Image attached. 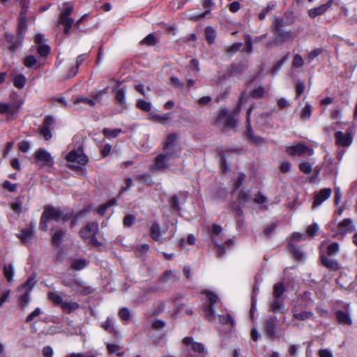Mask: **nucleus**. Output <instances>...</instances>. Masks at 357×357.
Instances as JSON below:
<instances>
[{
    "mask_svg": "<svg viewBox=\"0 0 357 357\" xmlns=\"http://www.w3.org/2000/svg\"><path fill=\"white\" fill-rule=\"evenodd\" d=\"M245 178V174L244 173H240L238 177L234 180V185L232 188V193L235 192L243 184Z\"/></svg>",
    "mask_w": 357,
    "mask_h": 357,
    "instance_id": "obj_47",
    "label": "nucleus"
},
{
    "mask_svg": "<svg viewBox=\"0 0 357 357\" xmlns=\"http://www.w3.org/2000/svg\"><path fill=\"white\" fill-rule=\"evenodd\" d=\"M178 135L174 132L168 135L162 143V153L172 160L178 158L181 155V151L176 148V141Z\"/></svg>",
    "mask_w": 357,
    "mask_h": 357,
    "instance_id": "obj_3",
    "label": "nucleus"
},
{
    "mask_svg": "<svg viewBox=\"0 0 357 357\" xmlns=\"http://www.w3.org/2000/svg\"><path fill=\"white\" fill-rule=\"evenodd\" d=\"M339 252L340 244L337 242H333L328 246L326 253L328 256H333L338 254Z\"/></svg>",
    "mask_w": 357,
    "mask_h": 357,
    "instance_id": "obj_45",
    "label": "nucleus"
},
{
    "mask_svg": "<svg viewBox=\"0 0 357 357\" xmlns=\"http://www.w3.org/2000/svg\"><path fill=\"white\" fill-rule=\"evenodd\" d=\"M335 315L339 324L348 326L352 324V320L348 312L342 310H337L335 312Z\"/></svg>",
    "mask_w": 357,
    "mask_h": 357,
    "instance_id": "obj_25",
    "label": "nucleus"
},
{
    "mask_svg": "<svg viewBox=\"0 0 357 357\" xmlns=\"http://www.w3.org/2000/svg\"><path fill=\"white\" fill-rule=\"evenodd\" d=\"M206 39L209 44H213L215 41L216 33L215 30L212 26H207L205 29Z\"/></svg>",
    "mask_w": 357,
    "mask_h": 357,
    "instance_id": "obj_38",
    "label": "nucleus"
},
{
    "mask_svg": "<svg viewBox=\"0 0 357 357\" xmlns=\"http://www.w3.org/2000/svg\"><path fill=\"white\" fill-rule=\"evenodd\" d=\"M36 164L40 168L44 167H53L54 159L51 154L44 149H39L34 153Z\"/></svg>",
    "mask_w": 357,
    "mask_h": 357,
    "instance_id": "obj_6",
    "label": "nucleus"
},
{
    "mask_svg": "<svg viewBox=\"0 0 357 357\" xmlns=\"http://www.w3.org/2000/svg\"><path fill=\"white\" fill-rule=\"evenodd\" d=\"M85 59V54H80L77 56L76 60V66L73 68L69 73V77H74L77 75L78 72L79 67L82 64Z\"/></svg>",
    "mask_w": 357,
    "mask_h": 357,
    "instance_id": "obj_36",
    "label": "nucleus"
},
{
    "mask_svg": "<svg viewBox=\"0 0 357 357\" xmlns=\"http://www.w3.org/2000/svg\"><path fill=\"white\" fill-rule=\"evenodd\" d=\"M287 153L289 155H312L314 153L312 149L308 147L306 144L300 143L296 145L287 148Z\"/></svg>",
    "mask_w": 357,
    "mask_h": 357,
    "instance_id": "obj_9",
    "label": "nucleus"
},
{
    "mask_svg": "<svg viewBox=\"0 0 357 357\" xmlns=\"http://www.w3.org/2000/svg\"><path fill=\"white\" fill-rule=\"evenodd\" d=\"M26 9L22 8L17 26V35H13L10 33H5L4 38L8 44V49L10 52L14 54L17 49L22 44L24 34L27 29L26 22L27 19L25 15Z\"/></svg>",
    "mask_w": 357,
    "mask_h": 357,
    "instance_id": "obj_1",
    "label": "nucleus"
},
{
    "mask_svg": "<svg viewBox=\"0 0 357 357\" xmlns=\"http://www.w3.org/2000/svg\"><path fill=\"white\" fill-rule=\"evenodd\" d=\"M332 194L331 188L321 189L319 192L316 193L314 197L312 206L314 208L321 205L325 200L328 199Z\"/></svg>",
    "mask_w": 357,
    "mask_h": 357,
    "instance_id": "obj_18",
    "label": "nucleus"
},
{
    "mask_svg": "<svg viewBox=\"0 0 357 357\" xmlns=\"http://www.w3.org/2000/svg\"><path fill=\"white\" fill-rule=\"evenodd\" d=\"M304 64V61L302 56L299 54H296L294 55L292 61V66L294 68H300L302 67Z\"/></svg>",
    "mask_w": 357,
    "mask_h": 357,
    "instance_id": "obj_61",
    "label": "nucleus"
},
{
    "mask_svg": "<svg viewBox=\"0 0 357 357\" xmlns=\"http://www.w3.org/2000/svg\"><path fill=\"white\" fill-rule=\"evenodd\" d=\"M219 321L222 325H230L231 326H234L235 324V321L234 318L230 314H227L226 315H218Z\"/></svg>",
    "mask_w": 357,
    "mask_h": 357,
    "instance_id": "obj_40",
    "label": "nucleus"
},
{
    "mask_svg": "<svg viewBox=\"0 0 357 357\" xmlns=\"http://www.w3.org/2000/svg\"><path fill=\"white\" fill-rule=\"evenodd\" d=\"M244 68L242 65L231 64L228 70L229 76L239 75L243 73Z\"/></svg>",
    "mask_w": 357,
    "mask_h": 357,
    "instance_id": "obj_42",
    "label": "nucleus"
},
{
    "mask_svg": "<svg viewBox=\"0 0 357 357\" xmlns=\"http://www.w3.org/2000/svg\"><path fill=\"white\" fill-rule=\"evenodd\" d=\"M203 310L205 313L206 318L208 321H213L215 320V309L213 305L204 304L203 305Z\"/></svg>",
    "mask_w": 357,
    "mask_h": 357,
    "instance_id": "obj_33",
    "label": "nucleus"
},
{
    "mask_svg": "<svg viewBox=\"0 0 357 357\" xmlns=\"http://www.w3.org/2000/svg\"><path fill=\"white\" fill-rule=\"evenodd\" d=\"M319 259L321 265L331 271H336L341 268L340 264L337 259L329 258L324 254H321Z\"/></svg>",
    "mask_w": 357,
    "mask_h": 357,
    "instance_id": "obj_15",
    "label": "nucleus"
},
{
    "mask_svg": "<svg viewBox=\"0 0 357 357\" xmlns=\"http://www.w3.org/2000/svg\"><path fill=\"white\" fill-rule=\"evenodd\" d=\"M273 34L275 36V43H284L287 41H291L294 38V33L291 31L280 30L278 32H274Z\"/></svg>",
    "mask_w": 357,
    "mask_h": 357,
    "instance_id": "obj_19",
    "label": "nucleus"
},
{
    "mask_svg": "<svg viewBox=\"0 0 357 357\" xmlns=\"http://www.w3.org/2000/svg\"><path fill=\"white\" fill-rule=\"evenodd\" d=\"M87 265V262L85 259H75L73 261L71 264V268L73 270L79 271L85 268Z\"/></svg>",
    "mask_w": 357,
    "mask_h": 357,
    "instance_id": "obj_48",
    "label": "nucleus"
},
{
    "mask_svg": "<svg viewBox=\"0 0 357 357\" xmlns=\"http://www.w3.org/2000/svg\"><path fill=\"white\" fill-rule=\"evenodd\" d=\"M26 80V77L23 74H17L13 78V85L16 88L22 89L24 87Z\"/></svg>",
    "mask_w": 357,
    "mask_h": 357,
    "instance_id": "obj_35",
    "label": "nucleus"
},
{
    "mask_svg": "<svg viewBox=\"0 0 357 357\" xmlns=\"http://www.w3.org/2000/svg\"><path fill=\"white\" fill-rule=\"evenodd\" d=\"M74 10V5L72 2L67 1L63 3L62 9L59 15L56 26L73 25L75 20L71 17Z\"/></svg>",
    "mask_w": 357,
    "mask_h": 357,
    "instance_id": "obj_4",
    "label": "nucleus"
},
{
    "mask_svg": "<svg viewBox=\"0 0 357 357\" xmlns=\"http://www.w3.org/2000/svg\"><path fill=\"white\" fill-rule=\"evenodd\" d=\"M99 232L98 224L96 222L88 223L84 228L80 229L79 235L86 241L89 239L90 236L98 234Z\"/></svg>",
    "mask_w": 357,
    "mask_h": 357,
    "instance_id": "obj_14",
    "label": "nucleus"
},
{
    "mask_svg": "<svg viewBox=\"0 0 357 357\" xmlns=\"http://www.w3.org/2000/svg\"><path fill=\"white\" fill-rule=\"evenodd\" d=\"M67 233L66 229L57 230L52 236V243L53 245L59 246L63 241V237Z\"/></svg>",
    "mask_w": 357,
    "mask_h": 357,
    "instance_id": "obj_28",
    "label": "nucleus"
},
{
    "mask_svg": "<svg viewBox=\"0 0 357 357\" xmlns=\"http://www.w3.org/2000/svg\"><path fill=\"white\" fill-rule=\"evenodd\" d=\"M150 236L155 241L162 242V234L158 222H154L150 227Z\"/></svg>",
    "mask_w": 357,
    "mask_h": 357,
    "instance_id": "obj_24",
    "label": "nucleus"
},
{
    "mask_svg": "<svg viewBox=\"0 0 357 357\" xmlns=\"http://www.w3.org/2000/svg\"><path fill=\"white\" fill-rule=\"evenodd\" d=\"M314 314L310 311H302L300 312H294L293 317L297 320L305 321L312 318Z\"/></svg>",
    "mask_w": 357,
    "mask_h": 357,
    "instance_id": "obj_34",
    "label": "nucleus"
},
{
    "mask_svg": "<svg viewBox=\"0 0 357 357\" xmlns=\"http://www.w3.org/2000/svg\"><path fill=\"white\" fill-rule=\"evenodd\" d=\"M334 3L333 0H328L326 3L317 7L310 9L307 11L308 15L311 18H315L317 16L324 14Z\"/></svg>",
    "mask_w": 357,
    "mask_h": 357,
    "instance_id": "obj_16",
    "label": "nucleus"
},
{
    "mask_svg": "<svg viewBox=\"0 0 357 357\" xmlns=\"http://www.w3.org/2000/svg\"><path fill=\"white\" fill-rule=\"evenodd\" d=\"M337 144L342 146H348L352 142V137L350 133H344L342 131H337L335 134Z\"/></svg>",
    "mask_w": 357,
    "mask_h": 357,
    "instance_id": "obj_20",
    "label": "nucleus"
},
{
    "mask_svg": "<svg viewBox=\"0 0 357 357\" xmlns=\"http://www.w3.org/2000/svg\"><path fill=\"white\" fill-rule=\"evenodd\" d=\"M38 132L44 137L45 140H50L52 137L51 130L48 128H45L42 126L39 127Z\"/></svg>",
    "mask_w": 357,
    "mask_h": 357,
    "instance_id": "obj_59",
    "label": "nucleus"
},
{
    "mask_svg": "<svg viewBox=\"0 0 357 357\" xmlns=\"http://www.w3.org/2000/svg\"><path fill=\"white\" fill-rule=\"evenodd\" d=\"M183 343L186 347H190L191 350L197 353L198 357L205 356L206 352L204 345L201 342H195L192 337H184Z\"/></svg>",
    "mask_w": 357,
    "mask_h": 357,
    "instance_id": "obj_11",
    "label": "nucleus"
},
{
    "mask_svg": "<svg viewBox=\"0 0 357 357\" xmlns=\"http://www.w3.org/2000/svg\"><path fill=\"white\" fill-rule=\"evenodd\" d=\"M112 319L110 317H107L106 321L102 322L101 326L109 333H113L114 332V328L112 326Z\"/></svg>",
    "mask_w": 357,
    "mask_h": 357,
    "instance_id": "obj_60",
    "label": "nucleus"
},
{
    "mask_svg": "<svg viewBox=\"0 0 357 357\" xmlns=\"http://www.w3.org/2000/svg\"><path fill=\"white\" fill-rule=\"evenodd\" d=\"M136 107L144 112H150L151 109V104L143 99H139L137 100Z\"/></svg>",
    "mask_w": 357,
    "mask_h": 357,
    "instance_id": "obj_46",
    "label": "nucleus"
},
{
    "mask_svg": "<svg viewBox=\"0 0 357 357\" xmlns=\"http://www.w3.org/2000/svg\"><path fill=\"white\" fill-rule=\"evenodd\" d=\"M171 158L163 153L158 154L154 159V163L151 165V171H166L169 168V162Z\"/></svg>",
    "mask_w": 357,
    "mask_h": 357,
    "instance_id": "obj_12",
    "label": "nucleus"
},
{
    "mask_svg": "<svg viewBox=\"0 0 357 357\" xmlns=\"http://www.w3.org/2000/svg\"><path fill=\"white\" fill-rule=\"evenodd\" d=\"M37 52L41 56H47L50 52V47L47 45H40L37 47Z\"/></svg>",
    "mask_w": 357,
    "mask_h": 357,
    "instance_id": "obj_58",
    "label": "nucleus"
},
{
    "mask_svg": "<svg viewBox=\"0 0 357 357\" xmlns=\"http://www.w3.org/2000/svg\"><path fill=\"white\" fill-rule=\"evenodd\" d=\"M3 275L8 282H11L13 281L14 268L12 264H6L3 266Z\"/></svg>",
    "mask_w": 357,
    "mask_h": 357,
    "instance_id": "obj_41",
    "label": "nucleus"
},
{
    "mask_svg": "<svg viewBox=\"0 0 357 357\" xmlns=\"http://www.w3.org/2000/svg\"><path fill=\"white\" fill-rule=\"evenodd\" d=\"M55 123V120L52 116H47L43 123L42 126L45 127V128H48L50 130L53 129L54 125Z\"/></svg>",
    "mask_w": 357,
    "mask_h": 357,
    "instance_id": "obj_55",
    "label": "nucleus"
},
{
    "mask_svg": "<svg viewBox=\"0 0 357 357\" xmlns=\"http://www.w3.org/2000/svg\"><path fill=\"white\" fill-rule=\"evenodd\" d=\"M178 280V273L172 270L165 271L164 273L160 277V281L163 283L168 282H176Z\"/></svg>",
    "mask_w": 357,
    "mask_h": 357,
    "instance_id": "obj_23",
    "label": "nucleus"
},
{
    "mask_svg": "<svg viewBox=\"0 0 357 357\" xmlns=\"http://www.w3.org/2000/svg\"><path fill=\"white\" fill-rule=\"evenodd\" d=\"M48 298L54 303L55 305H60L61 307L63 301L61 296L55 291H50L48 293Z\"/></svg>",
    "mask_w": 357,
    "mask_h": 357,
    "instance_id": "obj_37",
    "label": "nucleus"
},
{
    "mask_svg": "<svg viewBox=\"0 0 357 357\" xmlns=\"http://www.w3.org/2000/svg\"><path fill=\"white\" fill-rule=\"evenodd\" d=\"M116 101L121 104L123 105L126 102V91L123 89H119L115 96Z\"/></svg>",
    "mask_w": 357,
    "mask_h": 357,
    "instance_id": "obj_52",
    "label": "nucleus"
},
{
    "mask_svg": "<svg viewBox=\"0 0 357 357\" xmlns=\"http://www.w3.org/2000/svg\"><path fill=\"white\" fill-rule=\"evenodd\" d=\"M242 46V43H235L231 46L227 47L226 52L227 53L228 55L232 56L235 54Z\"/></svg>",
    "mask_w": 357,
    "mask_h": 357,
    "instance_id": "obj_50",
    "label": "nucleus"
},
{
    "mask_svg": "<svg viewBox=\"0 0 357 357\" xmlns=\"http://www.w3.org/2000/svg\"><path fill=\"white\" fill-rule=\"evenodd\" d=\"M121 132H122L121 129H110V128H104L102 130V133L105 136L109 138H115Z\"/></svg>",
    "mask_w": 357,
    "mask_h": 357,
    "instance_id": "obj_44",
    "label": "nucleus"
},
{
    "mask_svg": "<svg viewBox=\"0 0 357 357\" xmlns=\"http://www.w3.org/2000/svg\"><path fill=\"white\" fill-rule=\"evenodd\" d=\"M305 83L303 81L298 80L296 85V98H298L305 91Z\"/></svg>",
    "mask_w": 357,
    "mask_h": 357,
    "instance_id": "obj_63",
    "label": "nucleus"
},
{
    "mask_svg": "<svg viewBox=\"0 0 357 357\" xmlns=\"http://www.w3.org/2000/svg\"><path fill=\"white\" fill-rule=\"evenodd\" d=\"M278 319L275 316H269L264 321V331L269 339L276 337Z\"/></svg>",
    "mask_w": 357,
    "mask_h": 357,
    "instance_id": "obj_8",
    "label": "nucleus"
},
{
    "mask_svg": "<svg viewBox=\"0 0 357 357\" xmlns=\"http://www.w3.org/2000/svg\"><path fill=\"white\" fill-rule=\"evenodd\" d=\"M214 4L213 0H204L203 1V6L206 9V10L199 15H195L191 17V20L193 21H197L206 16V14L209 13L211 12L210 8Z\"/></svg>",
    "mask_w": 357,
    "mask_h": 357,
    "instance_id": "obj_29",
    "label": "nucleus"
},
{
    "mask_svg": "<svg viewBox=\"0 0 357 357\" xmlns=\"http://www.w3.org/2000/svg\"><path fill=\"white\" fill-rule=\"evenodd\" d=\"M61 307L68 314H70L73 312L78 310L80 307V305L77 302L63 301Z\"/></svg>",
    "mask_w": 357,
    "mask_h": 357,
    "instance_id": "obj_30",
    "label": "nucleus"
},
{
    "mask_svg": "<svg viewBox=\"0 0 357 357\" xmlns=\"http://www.w3.org/2000/svg\"><path fill=\"white\" fill-rule=\"evenodd\" d=\"M64 284L70 287L76 294L86 296L93 292L91 287L87 286L84 282L77 280H72Z\"/></svg>",
    "mask_w": 357,
    "mask_h": 357,
    "instance_id": "obj_7",
    "label": "nucleus"
},
{
    "mask_svg": "<svg viewBox=\"0 0 357 357\" xmlns=\"http://www.w3.org/2000/svg\"><path fill=\"white\" fill-rule=\"evenodd\" d=\"M204 294H206V298H207V301H208V305H215V304L218 302V296L210 291H206L204 292Z\"/></svg>",
    "mask_w": 357,
    "mask_h": 357,
    "instance_id": "obj_53",
    "label": "nucleus"
},
{
    "mask_svg": "<svg viewBox=\"0 0 357 357\" xmlns=\"http://www.w3.org/2000/svg\"><path fill=\"white\" fill-rule=\"evenodd\" d=\"M225 117H227V120L225 123V128H232L236 126V120L234 118V114L228 115V110L227 109H222L219 112L218 118L220 119H222Z\"/></svg>",
    "mask_w": 357,
    "mask_h": 357,
    "instance_id": "obj_21",
    "label": "nucleus"
},
{
    "mask_svg": "<svg viewBox=\"0 0 357 357\" xmlns=\"http://www.w3.org/2000/svg\"><path fill=\"white\" fill-rule=\"evenodd\" d=\"M289 248L294 257L298 259H301L303 257V253L296 248V246L294 244L289 243Z\"/></svg>",
    "mask_w": 357,
    "mask_h": 357,
    "instance_id": "obj_62",
    "label": "nucleus"
},
{
    "mask_svg": "<svg viewBox=\"0 0 357 357\" xmlns=\"http://www.w3.org/2000/svg\"><path fill=\"white\" fill-rule=\"evenodd\" d=\"M23 63L26 68H31L37 63V59L34 56L29 55L24 57Z\"/></svg>",
    "mask_w": 357,
    "mask_h": 357,
    "instance_id": "obj_54",
    "label": "nucleus"
},
{
    "mask_svg": "<svg viewBox=\"0 0 357 357\" xmlns=\"http://www.w3.org/2000/svg\"><path fill=\"white\" fill-rule=\"evenodd\" d=\"M285 288L283 282L275 283L273 286V296L275 298H281L284 293Z\"/></svg>",
    "mask_w": 357,
    "mask_h": 357,
    "instance_id": "obj_39",
    "label": "nucleus"
},
{
    "mask_svg": "<svg viewBox=\"0 0 357 357\" xmlns=\"http://www.w3.org/2000/svg\"><path fill=\"white\" fill-rule=\"evenodd\" d=\"M22 104V100H19L17 102H0V114L6 115L7 120L10 121L19 113Z\"/></svg>",
    "mask_w": 357,
    "mask_h": 357,
    "instance_id": "obj_5",
    "label": "nucleus"
},
{
    "mask_svg": "<svg viewBox=\"0 0 357 357\" xmlns=\"http://www.w3.org/2000/svg\"><path fill=\"white\" fill-rule=\"evenodd\" d=\"M35 278L33 276L29 277L23 284V288L26 289V291L30 293L33 287L36 284Z\"/></svg>",
    "mask_w": 357,
    "mask_h": 357,
    "instance_id": "obj_57",
    "label": "nucleus"
},
{
    "mask_svg": "<svg viewBox=\"0 0 357 357\" xmlns=\"http://www.w3.org/2000/svg\"><path fill=\"white\" fill-rule=\"evenodd\" d=\"M157 43V39L153 33L149 34L146 37H145L142 41L141 43L152 46L155 45Z\"/></svg>",
    "mask_w": 357,
    "mask_h": 357,
    "instance_id": "obj_56",
    "label": "nucleus"
},
{
    "mask_svg": "<svg viewBox=\"0 0 357 357\" xmlns=\"http://www.w3.org/2000/svg\"><path fill=\"white\" fill-rule=\"evenodd\" d=\"M66 159L70 162H77L81 165L87 164L89 160L87 156L84 154L82 149L71 151L66 155Z\"/></svg>",
    "mask_w": 357,
    "mask_h": 357,
    "instance_id": "obj_10",
    "label": "nucleus"
},
{
    "mask_svg": "<svg viewBox=\"0 0 357 357\" xmlns=\"http://www.w3.org/2000/svg\"><path fill=\"white\" fill-rule=\"evenodd\" d=\"M299 169L306 174H310L312 172V165L308 162H303L299 165Z\"/></svg>",
    "mask_w": 357,
    "mask_h": 357,
    "instance_id": "obj_64",
    "label": "nucleus"
},
{
    "mask_svg": "<svg viewBox=\"0 0 357 357\" xmlns=\"http://www.w3.org/2000/svg\"><path fill=\"white\" fill-rule=\"evenodd\" d=\"M73 213H65L63 211L54 206H45L40 218L39 228L40 230L46 231L48 228L47 222L54 220L55 222L61 221L62 222H66L73 217Z\"/></svg>",
    "mask_w": 357,
    "mask_h": 357,
    "instance_id": "obj_2",
    "label": "nucleus"
},
{
    "mask_svg": "<svg viewBox=\"0 0 357 357\" xmlns=\"http://www.w3.org/2000/svg\"><path fill=\"white\" fill-rule=\"evenodd\" d=\"M284 20L282 17H274L271 24L272 33L283 30L282 27L284 26Z\"/></svg>",
    "mask_w": 357,
    "mask_h": 357,
    "instance_id": "obj_32",
    "label": "nucleus"
},
{
    "mask_svg": "<svg viewBox=\"0 0 357 357\" xmlns=\"http://www.w3.org/2000/svg\"><path fill=\"white\" fill-rule=\"evenodd\" d=\"M250 199V191L245 188L241 189L238 192L237 200L239 204H244Z\"/></svg>",
    "mask_w": 357,
    "mask_h": 357,
    "instance_id": "obj_31",
    "label": "nucleus"
},
{
    "mask_svg": "<svg viewBox=\"0 0 357 357\" xmlns=\"http://www.w3.org/2000/svg\"><path fill=\"white\" fill-rule=\"evenodd\" d=\"M251 112H252V108L250 107L248 111L247 118H246V123H247L246 136H247L248 139L252 143L255 144H260L263 142V139L258 135H255L252 130V128L251 124H250Z\"/></svg>",
    "mask_w": 357,
    "mask_h": 357,
    "instance_id": "obj_13",
    "label": "nucleus"
},
{
    "mask_svg": "<svg viewBox=\"0 0 357 357\" xmlns=\"http://www.w3.org/2000/svg\"><path fill=\"white\" fill-rule=\"evenodd\" d=\"M288 57H289L288 54L285 55L284 56H283V58L280 61H279L275 65H274V66L272 68V69L271 70V73L273 75H275L280 70V69L282 68L283 64L288 59Z\"/></svg>",
    "mask_w": 357,
    "mask_h": 357,
    "instance_id": "obj_51",
    "label": "nucleus"
},
{
    "mask_svg": "<svg viewBox=\"0 0 357 357\" xmlns=\"http://www.w3.org/2000/svg\"><path fill=\"white\" fill-rule=\"evenodd\" d=\"M29 294L30 293L26 291L24 294L21 295L19 298V305L22 310H24L29 303Z\"/></svg>",
    "mask_w": 357,
    "mask_h": 357,
    "instance_id": "obj_49",
    "label": "nucleus"
},
{
    "mask_svg": "<svg viewBox=\"0 0 357 357\" xmlns=\"http://www.w3.org/2000/svg\"><path fill=\"white\" fill-rule=\"evenodd\" d=\"M284 307V303L281 298H274L273 301L270 304V311L273 312L275 313L282 312Z\"/></svg>",
    "mask_w": 357,
    "mask_h": 357,
    "instance_id": "obj_26",
    "label": "nucleus"
},
{
    "mask_svg": "<svg viewBox=\"0 0 357 357\" xmlns=\"http://www.w3.org/2000/svg\"><path fill=\"white\" fill-rule=\"evenodd\" d=\"M33 235V227H30L29 228L22 229L17 236L22 241L23 244L29 245L31 242Z\"/></svg>",
    "mask_w": 357,
    "mask_h": 357,
    "instance_id": "obj_22",
    "label": "nucleus"
},
{
    "mask_svg": "<svg viewBox=\"0 0 357 357\" xmlns=\"http://www.w3.org/2000/svg\"><path fill=\"white\" fill-rule=\"evenodd\" d=\"M170 114H165L163 115H160L153 112L149 114V119L151 121L162 124L165 123L170 119Z\"/></svg>",
    "mask_w": 357,
    "mask_h": 357,
    "instance_id": "obj_27",
    "label": "nucleus"
},
{
    "mask_svg": "<svg viewBox=\"0 0 357 357\" xmlns=\"http://www.w3.org/2000/svg\"><path fill=\"white\" fill-rule=\"evenodd\" d=\"M312 106L306 103L301 112V119L303 121L309 120L311 116Z\"/></svg>",
    "mask_w": 357,
    "mask_h": 357,
    "instance_id": "obj_43",
    "label": "nucleus"
},
{
    "mask_svg": "<svg viewBox=\"0 0 357 357\" xmlns=\"http://www.w3.org/2000/svg\"><path fill=\"white\" fill-rule=\"evenodd\" d=\"M356 230L354 221L351 218H345L338 224V233L340 234H346L351 233Z\"/></svg>",
    "mask_w": 357,
    "mask_h": 357,
    "instance_id": "obj_17",
    "label": "nucleus"
}]
</instances>
